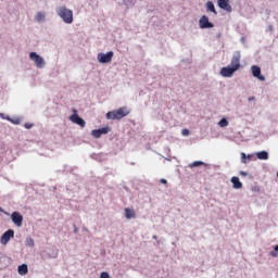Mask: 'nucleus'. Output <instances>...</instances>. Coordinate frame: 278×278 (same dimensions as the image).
Listing matches in <instances>:
<instances>
[{
    "label": "nucleus",
    "mask_w": 278,
    "mask_h": 278,
    "mask_svg": "<svg viewBox=\"0 0 278 278\" xmlns=\"http://www.w3.org/2000/svg\"><path fill=\"white\" fill-rule=\"evenodd\" d=\"M219 127H227V125H229V122L226 118H222L218 122Z\"/></svg>",
    "instance_id": "21"
},
{
    "label": "nucleus",
    "mask_w": 278,
    "mask_h": 278,
    "mask_svg": "<svg viewBox=\"0 0 278 278\" xmlns=\"http://www.w3.org/2000/svg\"><path fill=\"white\" fill-rule=\"evenodd\" d=\"M34 239H31V238H27L26 239V247H34Z\"/></svg>",
    "instance_id": "23"
},
{
    "label": "nucleus",
    "mask_w": 278,
    "mask_h": 278,
    "mask_svg": "<svg viewBox=\"0 0 278 278\" xmlns=\"http://www.w3.org/2000/svg\"><path fill=\"white\" fill-rule=\"evenodd\" d=\"M160 181H161V184H168V181L164 178H162Z\"/></svg>",
    "instance_id": "30"
},
{
    "label": "nucleus",
    "mask_w": 278,
    "mask_h": 278,
    "mask_svg": "<svg viewBox=\"0 0 278 278\" xmlns=\"http://www.w3.org/2000/svg\"><path fill=\"white\" fill-rule=\"evenodd\" d=\"M182 136H190V130L188 129H182Z\"/></svg>",
    "instance_id": "27"
},
{
    "label": "nucleus",
    "mask_w": 278,
    "mask_h": 278,
    "mask_svg": "<svg viewBox=\"0 0 278 278\" xmlns=\"http://www.w3.org/2000/svg\"><path fill=\"white\" fill-rule=\"evenodd\" d=\"M252 74H253V77H256V79H260V81H266V77L262 75V68H260V66L253 65Z\"/></svg>",
    "instance_id": "11"
},
{
    "label": "nucleus",
    "mask_w": 278,
    "mask_h": 278,
    "mask_svg": "<svg viewBox=\"0 0 278 278\" xmlns=\"http://www.w3.org/2000/svg\"><path fill=\"white\" fill-rule=\"evenodd\" d=\"M237 70H235L231 65H228L226 67H222L219 74L222 77H233V73H236Z\"/></svg>",
    "instance_id": "9"
},
{
    "label": "nucleus",
    "mask_w": 278,
    "mask_h": 278,
    "mask_svg": "<svg viewBox=\"0 0 278 278\" xmlns=\"http://www.w3.org/2000/svg\"><path fill=\"white\" fill-rule=\"evenodd\" d=\"M100 278H111L110 274H108L106 271H102L100 275Z\"/></svg>",
    "instance_id": "25"
},
{
    "label": "nucleus",
    "mask_w": 278,
    "mask_h": 278,
    "mask_svg": "<svg viewBox=\"0 0 278 278\" xmlns=\"http://www.w3.org/2000/svg\"><path fill=\"white\" fill-rule=\"evenodd\" d=\"M29 58L33 62H35L37 68H45V59H42V56H40L36 52H30Z\"/></svg>",
    "instance_id": "4"
},
{
    "label": "nucleus",
    "mask_w": 278,
    "mask_h": 278,
    "mask_svg": "<svg viewBox=\"0 0 278 278\" xmlns=\"http://www.w3.org/2000/svg\"><path fill=\"white\" fill-rule=\"evenodd\" d=\"M206 10L207 12H213V14H218V12H216V8L214 7V2L212 1L206 2Z\"/></svg>",
    "instance_id": "16"
},
{
    "label": "nucleus",
    "mask_w": 278,
    "mask_h": 278,
    "mask_svg": "<svg viewBox=\"0 0 278 278\" xmlns=\"http://www.w3.org/2000/svg\"><path fill=\"white\" fill-rule=\"evenodd\" d=\"M18 275H27L29 273V269L27 267V264H22L17 268Z\"/></svg>",
    "instance_id": "15"
},
{
    "label": "nucleus",
    "mask_w": 278,
    "mask_h": 278,
    "mask_svg": "<svg viewBox=\"0 0 278 278\" xmlns=\"http://www.w3.org/2000/svg\"><path fill=\"white\" fill-rule=\"evenodd\" d=\"M239 175H241V177H247V175H249V173L241 170V172L239 173Z\"/></svg>",
    "instance_id": "29"
},
{
    "label": "nucleus",
    "mask_w": 278,
    "mask_h": 278,
    "mask_svg": "<svg viewBox=\"0 0 278 278\" xmlns=\"http://www.w3.org/2000/svg\"><path fill=\"white\" fill-rule=\"evenodd\" d=\"M24 127H25V129H31V128L34 127V124H31V123H26V124L24 125Z\"/></svg>",
    "instance_id": "26"
},
{
    "label": "nucleus",
    "mask_w": 278,
    "mask_h": 278,
    "mask_svg": "<svg viewBox=\"0 0 278 278\" xmlns=\"http://www.w3.org/2000/svg\"><path fill=\"white\" fill-rule=\"evenodd\" d=\"M75 233H77V228H75Z\"/></svg>",
    "instance_id": "34"
},
{
    "label": "nucleus",
    "mask_w": 278,
    "mask_h": 278,
    "mask_svg": "<svg viewBox=\"0 0 278 278\" xmlns=\"http://www.w3.org/2000/svg\"><path fill=\"white\" fill-rule=\"evenodd\" d=\"M240 52H235L230 62V66L235 70L238 71L240 68Z\"/></svg>",
    "instance_id": "7"
},
{
    "label": "nucleus",
    "mask_w": 278,
    "mask_h": 278,
    "mask_svg": "<svg viewBox=\"0 0 278 278\" xmlns=\"http://www.w3.org/2000/svg\"><path fill=\"white\" fill-rule=\"evenodd\" d=\"M278 245H276L275 248H274V250L270 252V255H271V257H277L278 256Z\"/></svg>",
    "instance_id": "22"
},
{
    "label": "nucleus",
    "mask_w": 278,
    "mask_h": 278,
    "mask_svg": "<svg viewBox=\"0 0 278 278\" xmlns=\"http://www.w3.org/2000/svg\"><path fill=\"white\" fill-rule=\"evenodd\" d=\"M91 135L93 136V138H101V136H103L100 129L92 130Z\"/></svg>",
    "instance_id": "19"
},
{
    "label": "nucleus",
    "mask_w": 278,
    "mask_h": 278,
    "mask_svg": "<svg viewBox=\"0 0 278 278\" xmlns=\"http://www.w3.org/2000/svg\"><path fill=\"white\" fill-rule=\"evenodd\" d=\"M110 131V128L109 127H104V128H100V132L102 134H108Z\"/></svg>",
    "instance_id": "24"
},
{
    "label": "nucleus",
    "mask_w": 278,
    "mask_h": 278,
    "mask_svg": "<svg viewBox=\"0 0 278 278\" xmlns=\"http://www.w3.org/2000/svg\"><path fill=\"white\" fill-rule=\"evenodd\" d=\"M14 238V230L9 229L7 230L0 238L1 244L5 245L10 242V239Z\"/></svg>",
    "instance_id": "8"
},
{
    "label": "nucleus",
    "mask_w": 278,
    "mask_h": 278,
    "mask_svg": "<svg viewBox=\"0 0 278 278\" xmlns=\"http://www.w3.org/2000/svg\"><path fill=\"white\" fill-rule=\"evenodd\" d=\"M56 14L67 25H71V23H73V10L67 9L66 7H61V8L56 9Z\"/></svg>",
    "instance_id": "2"
},
{
    "label": "nucleus",
    "mask_w": 278,
    "mask_h": 278,
    "mask_svg": "<svg viewBox=\"0 0 278 278\" xmlns=\"http://www.w3.org/2000/svg\"><path fill=\"white\" fill-rule=\"evenodd\" d=\"M112 58H114L113 51H109L108 53H99L98 62H100V64H110V62H112Z\"/></svg>",
    "instance_id": "3"
},
{
    "label": "nucleus",
    "mask_w": 278,
    "mask_h": 278,
    "mask_svg": "<svg viewBox=\"0 0 278 278\" xmlns=\"http://www.w3.org/2000/svg\"><path fill=\"white\" fill-rule=\"evenodd\" d=\"M218 8L220 10H226V12H231V5L229 4V0H217Z\"/></svg>",
    "instance_id": "12"
},
{
    "label": "nucleus",
    "mask_w": 278,
    "mask_h": 278,
    "mask_svg": "<svg viewBox=\"0 0 278 278\" xmlns=\"http://www.w3.org/2000/svg\"><path fill=\"white\" fill-rule=\"evenodd\" d=\"M129 111L127 108H119L117 110L111 111L106 113V118L109 121H121V118H125V116H128Z\"/></svg>",
    "instance_id": "1"
},
{
    "label": "nucleus",
    "mask_w": 278,
    "mask_h": 278,
    "mask_svg": "<svg viewBox=\"0 0 278 278\" xmlns=\"http://www.w3.org/2000/svg\"><path fill=\"white\" fill-rule=\"evenodd\" d=\"M247 157V154L242 153V159L244 160Z\"/></svg>",
    "instance_id": "32"
},
{
    "label": "nucleus",
    "mask_w": 278,
    "mask_h": 278,
    "mask_svg": "<svg viewBox=\"0 0 278 278\" xmlns=\"http://www.w3.org/2000/svg\"><path fill=\"white\" fill-rule=\"evenodd\" d=\"M199 26L201 29H212V27H214V24L210 22L207 15H202L199 21Z\"/></svg>",
    "instance_id": "5"
},
{
    "label": "nucleus",
    "mask_w": 278,
    "mask_h": 278,
    "mask_svg": "<svg viewBox=\"0 0 278 278\" xmlns=\"http://www.w3.org/2000/svg\"><path fill=\"white\" fill-rule=\"evenodd\" d=\"M70 121L75 125H79V127H86V121L79 117V115L77 114V110H74V114L70 116Z\"/></svg>",
    "instance_id": "6"
},
{
    "label": "nucleus",
    "mask_w": 278,
    "mask_h": 278,
    "mask_svg": "<svg viewBox=\"0 0 278 278\" xmlns=\"http://www.w3.org/2000/svg\"><path fill=\"white\" fill-rule=\"evenodd\" d=\"M249 101H255V97H250Z\"/></svg>",
    "instance_id": "31"
},
{
    "label": "nucleus",
    "mask_w": 278,
    "mask_h": 278,
    "mask_svg": "<svg viewBox=\"0 0 278 278\" xmlns=\"http://www.w3.org/2000/svg\"><path fill=\"white\" fill-rule=\"evenodd\" d=\"M11 220L16 225V227H23V215L18 212H13L11 215Z\"/></svg>",
    "instance_id": "10"
},
{
    "label": "nucleus",
    "mask_w": 278,
    "mask_h": 278,
    "mask_svg": "<svg viewBox=\"0 0 278 278\" xmlns=\"http://www.w3.org/2000/svg\"><path fill=\"white\" fill-rule=\"evenodd\" d=\"M230 181H231L232 188H235V190H240V188H242V184L240 181V178L233 176Z\"/></svg>",
    "instance_id": "14"
},
{
    "label": "nucleus",
    "mask_w": 278,
    "mask_h": 278,
    "mask_svg": "<svg viewBox=\"0 0 278 278\" xmlns=\"http://www.w3.org/2000/svg\"><path fill=\"white\" fill-rule=\"evenodd\" d=\"M257 160H268V152L261 151L256 153Z\"/></svg>",
    "instance_id": "17"
},
{
    "label": "nucleus",
    "mask_w": 278,
    "mask_h": 278,
    "mask_svg": "<svg viewBox=\"0 0 278 278\" xmlns=\"http://www.w3.org/2000/svg\"><path fill=\"white\" fill-rule=\"evenodd\" d=\"M11 123H13L14 125H18V123H21V119H11Z\"/></svg>",
    "instance_id": "28"
},
{
    "label": "nucleus",
    "mask_w": 278,
    "mask_h": 278,
    "mask_svg": "<svg viewBox=\"0 0 278 278\" xmlns=\"http://www.w3.org/2000/svg\"><path fill=\"white\" fill-rule=\"evenodd\" d=\"M205 163H203L202 161H195L191 164H189V168H199V166H204Z\"/></svg>",
    "instance_id": "18"
},
{
    "label": "nucleus",
    "mask_w": 278,
    "mask_h": 278,
    "mask_svg": "<svg viewBox=\"0 0 278 278\" xmlns=\"http://www.w3.org/2000/svg\"><path fill=\"white\" fill-rule=\"evenodd\" d=\"M125 212V218H127L128 220H131V218H136V211H134L132 208H124Z\"/></svg>",
    "instance_id": "13"
},
{
    "label": "nucleus",
    "mask_w": 278,
    "mask_h": 278,
    "mask_svg": "<svg viewBox=\"0 0 278 278\" xmlns=\"http://www.w3.org/2000/svg\"><path fill=\"white\" fill-rule=\"evenodd\" d=\"M36 21H38V23L45 21V13L43 12H38L36 15Z\"/></svg>",
    "instance_id": "20"
},
{
    "label": "nucleus",
    "mask_w": 278,
    "mask_h": 278,
    "mask_svg": "<svg viewBox=\"0 0 278 278\" xmlns=\"http://www.w3.org/2000/svg\"><path fill=\"white\" fill-rule=\"evenodd\" d=\"M0 212H3V208L0 207Z\"/></svg>",
    "instance_id": "33"
}]
</instances>
